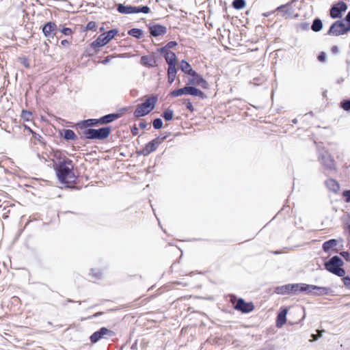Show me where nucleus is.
<instances>
[{
	"instance_id": "obj_1",
	"label": "nucleus",
	"mask_w": 350,
	"mask_h": 350,
	"mask_svg": "<svg viewBox=\"0 0 350 350\" xmlns=\"http://www.w3.org/2000/svg\"><path fill=\"white\" fill-rule=\"evenodd\" d=\"M55 170L58 180L63 184L75 183L77 177L73 172L72 161L65 158L55 165Z\"/></svg>"
},
{
	"instance_id": "obj_2",
	"label": "nucleus",
	"mask_w": 350,
	"mask_h": 350,
	"mask_svg": "<svg viewBox=\"0 0 350 350\" xmlns=\"http://www.w3.org/2000/svg\"><path fill=\"white\" fill-rule=\"evenodd\" d=\"M173 49H175V41H170L157 50L168 64V82L170 84L175 80V53Z\"/></svg>"
},
{
	"instance_id": "obj_3",
	"label": "nucleus",
	"mask_w": 350,
	"mask_h": 350,
	"mask_svg": "<svg viewBox=\"0 0 350 350\" xmlns=\"http://www.w3.org/2000/svg\"><path fill=\"white\" fill-rule=\"evenodd\" d=\"M317 159L323 168V173L326 176L336 172V162L327 149L324 148H318Z\"/></svg>"
},
{
	"instance_id": "obj_4",
	"label": "nucleus",
	"mask_w": 350,
	"mask_h": 350,
	"mask_svg": "<svg viewBox=\"0 0 350 350\" xmlns=\"http://www.w3.org/2000/svg\"><path fill=\"white\" fill-rule=\"evenodd\" d=\"M159 96L157 94H152L150 96L147 97L144 103L137 105L133 115L135 118H140L148 115L152 111L158 101Z\"/></svg>"
},
{
	"instance_id": "obj_5",
	"label": "nucleus",
	"mask_w": 350,
	"mask_h": 350,
	"mask_svg": "<svg viewBox=\"0 0 350 350\" xmlns=\"http://www.w3.org/2000/svg\"><path fill=\"white\" fill-rule=\"evenodd\" d=\"M111 132V126H105L99 129H85L82 131L81 138L87 139L103 140L107 139Z\"/></svg>"
},
{
	"instance_id": "obj_6",
	"label": "nucleus",
	"mask_w": 350,
	"mask_h": 350,
	"mask_svg": "<svg viewBox=\"0 0 350 350\" xmlns=\"http://www.w3.org/2000/svg\"><path fill=\"white\" fill-rule=\"evenodd\" d=\"M350 29L346 25L343 20H337L334 21L329 27L327 35L331 36H340L347 34Z\"/></svg>"
},
{
	"instance_id": "obj_7",
	"label": "nucleus",
	"mask_w": 350,
	"mask_h": 350,
	"mask_svg": "<svg viewBox=\"0 0 350 350\" xmlns=\"http://www.w3.org/2000/svg\"><path fill=\"white\" fill-rule=\"evenodd\" d=\"M117 10L120 14H129L135 13H144L148 14L150 12V8L148 5L142 6H133V5H125L122 3L116 5Z\"/></svg>"
},
{
	"instance_id": "obj_8",
	"label": "nucleus",
	"mask_w": 350,
	"mask_h": 350,
	"mask_svg": "<svg viewBox=\"0 0 350 350\" xmlns=\"http://www.w3.org/2000/svg\"><path fill=\"white\" fill-rule=\"evenodd\" d=\"M187 84L185 87L176 90V97L184 94L198 96L201 99H204L206 96V94L200 90Z\"/></svg>"
},
{
	"instance_id": "obj_9",
	"label": "nucleus",
	"mask_w": 350,
	"mask_h": 350,
	"mask_svg": "<svg viewBox=\"0 0 350 350\" xmlns=\"http://www.w3.org/2000/svg\"><path fill=\"white\" fill-rule=\"evenodd\" d=\"M347 4L342 0L337 1L332 5L329 9V16L333 18H340L342 16V13L347 10Z\"/></svg>"
},
{
	"instance_id": "obj_10",
	"label": "nucleus",
	"mask_w": 350,
	"mask_h": 350,
	"mask_svg": "<svg viewBox=\"0 0 350 350\" xmlns=\"http://www.w3.org/2000/svg\"><path fill=\"white\" fill-rule=\"evenodd\" d=\"M114 335V332L107 329V327H103L98 331L94 332L90 336V339L92 343H96L102 338H109Z\"/></svg>"
},
{
	"instance_id": "obj_11",
	"label": "nucleus",
	"mask_w": 350,
	"mask_h": 350,
	"mask_svg": "<svg viewBox=\"0 0 350 350\" xmlns=\"http://www.w3.org/2000/svg\"><path fill=\"white\" fill-rule=\"evenodd\" d=\"M187 83L191 85H200L202 88H207L206 81L194 70L187 75Z\"/></svg>"
},
{
	"instance_id": "obj_12",
	"label": "nucleus",
	"mask_w": 350,
	"mask_h": 350,
	"mask_svg": "<svg viewBox=\"0 0 350 350\" xmlns=\"http://www.w3.org/2000/svg\"><path fill=\"white\" fill-rule=\"evenodd\" d=\"M234 308L242 313H249L254 309V306L252 302H246L243 298H239L234 306Z\"/></svg>"
},
{
	"instance_id": "obj_13",
	"label": "nucleus",
	"mask_w": 350,
	"mask_h": 350,
	"mask_svg": "<svg viewBox=\"0 0 350 350\" xmlns=\"http://www.w3.org/2000/svg\"><path fill=\"white\" fill-rule=\"evenodd\" d=\"M274 292L278 295H297V284H288L275 288Z\"/></svg>"
},
{
	"instance_id": "obj_14",
	"label": "nucleus",
	"mask_w": 350,
	"mask_h": 350,
	"mask_svg": "<svg viewBox=\"0 0 350 350\" xmlns=\"http://www.w3.org/2000/svg\"><path fill=\"white\" fill-rule=\"evenodd\" d=\"M160 144V137H158L149 142L138 153L143 156H148L152 152L155 151Z\"/></svg>"
},
{
	"instance_id": "obj_15",
	"label": "nucleus",
	"mask_w": 350,
	"mask_h": 350,
	"mask_svg": "<svg viewBox=\"0 0 350 350\" xmlns=\"http://www.w3.org/2000/svg\"><path fill=\"white\" fill-rule=\"evenodd\" d=\"M344 262L341 258L338 256H334L329 260L325 262L324 266L327 271L332 273L333 269H337V267H342Z\"/></svg>"
},
{
	"instance_id": "obj_16",
	"label": "nucleus",
	"mask_w": 350,
	"mask_h": 350,
	"mask_svg": "<svg viewBox=\"0 0 350 350\" xmlns=\"http://www.w3.org/2000/svg\"><path fill=\"white\" fill-rule=\"evenodd\" d=\"M149 32L153 37H157L166 33L167 29L165 26L159 24H150L148 25Z\"/></svg>"
},
{
	"instance_id": "obj_17",
	"label": "nucleus",
	"mask_w": 350,
	"mask_h": 350,
	"mask_svg": "<svg viewBox=\"0 0 350 350\" xmlns=\"http://www.w3.org/2000/svg\"><path fill=\"white\" fill-rule=\"evenodd\" d=\"M57 25L53 22H47L42 27V32L46 37H53L56 34Z\"/></svg>"
},
{
	"instance_id": "obj_18",
	"label": "nucleus",
	"mask_w": 350,
	"mask_h": 350,
	"mask_svg": "<svg viewBox=\"0 0 350 350\" xmlns=\"http://www.w3.org/2000/svg\"><path fill=\"white\" fill-rule=\"evenodd\" d=\"M288 310L286 308H281L280 311L277 315L276 318V327L278 328L282 327L286 322V314Z\"/></svg>"
},
{
	"instance_id": "obj_19",
	"label": "nucleus",
	"mask_w": 350,
	"mask_h": 350,
	"mask_svg": "<svg viewBox=\"0 0 350 350\" xmlns=\"http://www.w3.org/2000/svg\"><path fill=\"white\" fill-rule=\"evenodd\" d=\"M178 69H180L183 72H184L186 75L189 74L191 72H192L193 70L191 67V66L189 64V62L181 60L180 62H178L176 60V72H178Z\"/></svg>"
},
{
	"instance_id": "obj_20",
	"label": "nucleus",
	"mask_w": 350,
	"mask_h": 350,
	"mask_svg": "<svg viewBox=\"0 0 350 350\" xmlns=\"http://www.w3.org/2000/svg\"><path fill=\"white\" fill-rule=\"evenodd\" d=\"M120 117V114L117 113H109L105 116H102L98 118V121L100 124H106L111 122H113L116 120L118 119Z\"/></svg>"
},
{
	"instance_id": "obj_21",
	"label": "nucleus",
	"mask_w": 350,
	"mask_h": 350,
	"mask_svg": "<svg viewBox=\"0 0 350 350\" xmlns=\"http://www.w3.org/2000/svg\"><path fill=\"white\" fill-rule=\"evenodd\" d=\"M325 185L329 191L335 193H336L340 189L339 183L338 181L333 178H328L325 181Z\"/></svg>"
},
{
	"instance_id": "obj_22",
	"label": "nucleus",
	"mask_w": 350,
	"mask_h": 350,
	"mask_svg": "<svg viewBox=\"0 0 350 350\" xmlns=\"http://www.w3.org/2000/svg\"><path fill=\"white\" fill-rule=\"evenodd\" d=\"M313 284H307L305 283L297 284V294L299 293H305L308 295H313Z\"/></svg>"
},
{
	"instance_id": "obj_23",
	"label": "nucleus",
	"mask_w": 350,
	"mask_h": 350,
	"mask_svg": "<svg viewBox=\"0 0 350 350\" xmlns=\"http://www.w3.org/2000/svg\"><path fill=\"white\" fill-rule=\"evenodd\" d=\"M109 43V41L107 40L103 33H101L98 36V37L91 43V47L96 49L98 47L103 46Z\"/></svg>"
},
{
	"instance_id": "obj_24",
	"label": "nucleus",
	"mask_w": 350,
	"mask_h": 350,
	"mask_svg": "<svg viewBox=\"0 0 350 350\" xmlns=\"http://www.w3.org/2000/svg\"><path fill=\"white\" fill-rule=\"evenodd\" d=\"M313 295L314 296H323L327 295L330 293V288L324 286H319L313 285Z\"/></svg>"
},
{
	"instance_id": "obj_25",
	"label": "nucleus",
	"mask_w": 350,
	"mask_h": 350,
	"mask_svg": "<svg viewBox=\"0 0 350 350\" xmlns=\"http://www.w3.org/2000/svg\"><path fill=\"white\" fill-rule=\"evenodd\" d=\"M98 124H100L98 119H88L81 121L78 124L81 126V127H84L85 129H90V127L96 126Z\"/></svg>"
},
{
	"instance_id": "obj_26",
	"label": "nucleus",
	"mask_w": 350,
	"mask_h": 350,
	"mask_svg": "<svg viewBox=\"0 0 350 350\" xmlns=\"http://www.w3.org/2000/svg\"><path fill=\"white\" fill-rule=\"evenodd\" d=\"M323 24L322 21L319 18H315L311 25V29L314 32H319L322 30Z\"/></svg>"
},
{
	"instance_id": "obj_27",
	"label": "nucleus",
	"mask_w": 350,
	"mask_h": 350,
	"mask_svg": "<svg viewBox=\"0 0 350 350\" xmlns=\"http://www.w3.org/2000/svg\"><path fill=\"white\" fill-rule=\"evenodd\" d=\"M338 243V241L334 239H329L328 241H325L323 243L322 248L325 252H328L329 250L336 246Z\"/></svg>"
},
{
	"instance_id": "obj_28",
	"label": "nucleus",
	"mask_w": 350,
	"mask_h": 350,
	"mask_svg": "<svg viewBox=\"0 0 350 350\" xmlns=\"http://www.w3.org/2000/svg\"><path fill=\"white\" fill-rule=\"evenodd\" d=\"M62 135L64 139L66 141L76 140L77 139V135L71 129L63 130V133Z\"/></svg>"
},
{
	"instance_id": "obj_29",
	"label": "nucleus",
	"mask_w": 350,
	"mask_h": 350,
	"mask_svg": "<svg viewBox=\"0 0 350 350\" xmlns=\"http://www.w3.org/2000/svg\"><path fill=\"white\" fill-rule=\"evenodd\" d=\"M276 10L278 11L282 12V16L287 17V16H290L292 14V13L291 12L289 3H287L285 5H282L278 7V8Z\"/></svg>"
},
{
	"instance_id": "obj_30",
	"label": "nucleus",
	"mask_w": 350,
	"mask_h": 350,
	"mask_svg": "<svg viewBox=\"0 0 350 350\" xmlns=\"http://www.w3.org/2000/svg\"><path fill=\"white\" fill-rule=\"evenodd\" d=\"M140 63L145 66L152 67L155 63V61L147 55H144L141 57Z\"/></svg>"
},
{
	"instance_id": "obj_31",
	"label": "nucleus",
	"mask_w": 350,
	"mask_h": 350,
	"mask_svg": "<svg viewBox=\"0 0 350 350\" xmlns=\"http://www.w3.org/2000/svg\"><path fill=\"white\" fill-rule=\"evenodd\" d=\"M128 34L135 38L139 39L142 37L143 31L138 28H133L128 31Z\"/></svg>"
},
{
	"instance_id": "obj_32",
	"label": "nucleus",
	"mask_w": 350,
	"mask_h": 350,
	"mask_svg": "<svg viewBox=\"0 0 350 350\" xmlns=\"http://www.w3.org/2000/svg\"><path fill=\"white\" fill-rule=\"evenodd\" d=\"M118 30L117 29H113L105 33H103V34L109 42L118 34Z\"/></svg>"
},
{
	"instance_id": "obj_33",
	"label": "nucleus",
	"mask_w": 350,
	"mask_h": 350,
	"mask_svg": "<svg viewBox=\"0 0 350 350\" xmlns=\"http://www.w3.org/2000/svg\"><path fill=\"white\" fill-rule=\"evenodd\" d=\"M232 6L236 10H241L245 6V0H233Z\"/></svg>"
},
{
	"instance_id": "obj_34",
	"label": "nucleus",
	"mask_w": 350,
	"mask_h": 350,
	"mask_svg": "<svg viewBox=\"0 0 350 350\" xmlns=\"http://www.w3.org/2000/svg\"><path fill=\"white\" fill-rule=\"evenodd\" d=\"M267 81V78L264 75H260L259 77H255L250 81V83L254 84V85H259L262 84L265 81Z\"/></svg>"
},
{
	"instance_id": "obj_35",
	"label": "nucleus",
	"mask_w": 350,
	"mask_h": 350,
	"mask_svg": "<svg viewBox=\"0 0 350 350\" xmlns=\"http://www.w3.org/2000/svg\"><path fill=\"white\" fill-rule=\"evenodd\" d=\"M174 116V111L171 109H166L162 113V117L167 121L172 120Z\"/></svg>"
},
{
	"instance_id": "obj_36",
	"label": "nucleus",
	"mask_w": 350,
	"mask_h": 350,
	"mask_svg": "<svg viewBox=\"0 0 350 350\" xmlns=\"http://www.w3.org/2000/svg\"><path fill=\"white\" fill-rule=\"evenodd\" d=\"M179 101H180L182 104L184 105L186 107V108L191 112H193L194 111L193 104L189 99H180Z\"/></svg>"
},
{
	"instance_id": "obj_37",
	"label": "nucleus",
	"mask_w": 350,
	"mask_h": 350,
	"mask_svg": "<svg viewBox=\"0 0 350 350\" xmlns=\"http://www.w3.org/2000/svg\"><path fill=\"white\" fill-rule=\"evenodd\" d=\"M340 106L346 111H350V99H345L340 102Z\"/></svg>"
},
{
	"instance_id": "obj_38",
	"label": "nucleus",
	"mask_w": 350,
	"mask_h": 350,
	"mask_svg": "<svg viewBox=\"0 0 350 350\" xmlns=\"http://www.w3.org/2000/svg\"><path fill=\"white\" fill-rule=\"evenodd\" d=\"M345 270L341 267H337L336 269H333L332 273L338 275L339 277H345Z\"/></svg>"
},
{
	"instance_id": "obj_39",
	"label": "nucleus",
	"mask_w": 350,
	"mask_h": 350,
	"mask_svg": "<svg viewBox=\"0 0 350 350\" xmlns=\"http://www.w3.org/2000/svg\"><path fill=\"white\" fill-rule=\"evenodd\" d=\"M163 120L159 118H155L153 122H152V125H153V127L155 129H160L162 128L163 126Z\"/></svg>"
},
{
	"instance_id": "obj_40",
	"label": "nucleus",
	"mask_w": 350,
	"mask_h": 350,
	"mask_svg": "<svg viewBox=\"0 0 350 350\" xmlns=\"http://www.w3.org/2000/svg\"><path fill=\"white\" fill-rule=\"evenodd\" d=\"M31 115V112L27 110L23 109L21 112V118L25 121H29Z\"/></svg>"
},
{
	"instance_id": "obj_41",
	"label": "nucleus",
	"mask_w": 350,
	"mask_h": 350,
	"mask_svg": "<svg viewBox=\"0 0 350 350\" xmlns=\"http://www.w3.org/2000/svg\"><path fill=\"white\" fill-rule=\"evenodd\" d=\"M96 23L94 21H90L87 24L86 29L87 30H92V31H96Z\"/></svg>"
},
{
	"instance_id": "obj_42",
	"label": "nucleus",
	"mask_w": 350,
	"mask_h": 350,
	"mask_svg": "<svg viewBox=\"0 0 350 350\" xmlns=\"http://www.w3.org/2000/svg\"><path fill=\"white\" fill-rule=\"evenodd\" d=\"M139 127L142 129H150L151 126H150V123H148L144 120H142L139 124Z\"/></svg>"
},
{
	"instance_id": "obj_43",
	"label": "nucleus",
	"mask_w": 350,
	"mask_h": 350,
	"mask_svg": "<svg viewBox=\"0 0 350 350\" xmlns=\"http://www.w3.org/2000/svg\"><path fill=\"white\" fill-rule=\"evenodd\" d=\"M342 281L345 287L348 289H350V277L349 275H347L342 278Z\"/></svg>"
},
{
	"instance_id": "obj_44",
	"label": "nucleus",
	"mask_w": 350,
	"mask_h": 350,
	"mask_svg": "<svg viewBox=\"0 0 350 350\" xmlns=\"http://www.w3.org/2000/svg\"><path fill=\"white\" fill-rule=\"evenodd\" d=\"M326 57H327L326 53L325 52L322 51V52H320L319 54L318 55L317 59L319 62H323L326 60Z\"/></svg>"
},
{
	"instance_id": "obj_45",
	"label": "nucleus",
	"mask_w": 350,
	"mask_h": 350,
	"mask_svg": "<svg viewBox=\"0 0 350 350\" xmlns=\"http://www.w3.org/2000/svg\"><path fill=\"white\" fill-rule=\"evenodd\" d=\"M343 196L346 202H350V189L343 191Z\"/></svg>"
},
{
	"instance_id": "obj_46",
	"label": "nucleus",
	"mask_w": 350,
	"mask_h": 350,
	"mask_svg": "<svg viewBox=\"0 0 350 350\" xmlns=\"http://www.w3.org/2000/svg\"><path fill=\"white\" fill-rule=\"evenodd\" d=\"M340 254L347 260L350 261V253L348 251H342Z\"/></svg>"
},
{
	"instance_id": "obj_47",
	"label": "nucleus",
	"mask_w": 350,
	"mask_h": 350,
	"mask_svg": "<svg viewBox=\"0 0 350 350\" xmlns=\"http://www.w3.org/2000/svg\"><path fill=\"white\" fill-rule=\"evenodd\" d=\"M61 32L64 34L65 36H70L72 34V30L70 29V28H68V27H64L62 30H61Z\"/></svg>"
},
{
	"instance_id": "obj_48",
	"label": "nucleus",
	"mask_w": 350,
	"mask_h": 350,
	"mask_svg": "<svg viewBox=\"0 0 350 350\" xmlns=\"http://www.w3.org/2000/svg\"><path fill=\"white\" fill-rule=\"evenodd\" d=\"M91 271H92V275L94 276L96 278L98 279V278H101L102 273L99 270L96 271L95 269H92Z\"/></svg>"
},
{
	"instance_id": "obj_49",
	"label": "nucleus",
	"mask_w": 350,
	"mask_h": 350,
	"mask_svg": "<svg viewBox=\"0 0 350 350\" xmlns=\"http://www.w3.org/2000/svg\"><path fill=\"white\" fill-rule=\"evenodd\" d=\"M342 20H343V21H345L346 25L350 29V10L348 12V13L347 14V15L345 16V18Z\"/></svg>"
},
{
	"instance_id": "obj_50",
	"label": "nucleus",
	"mask_w": 350,
	"mask_h": 350,
	"mask_svg": "<svg viewBox=\"0 0 350 350\" xmlns=\"http://www.w3.org/2000/svg\"><path fill=\"white\" fill-rule=\"evenodd\" d=\"M310 24L308 22H302L299 24V27L304 31H308L309 29Z\"/></svg>"
},
{
	"instance_id": "obj_51",
	"label": "nucleus",
	"mask_w": 350,
	"mask_h": 350,
	"mask_svg": "<svg viewBox=\"0 0 350 350\" xmlns=\"http://www.w3.org/2000/svg\"><path fill=\"white\" fill-rule=\"evenodd\" d=\"M32 136L38 142H42V137L40 135L36 133V132H32Z\"/></svg>"
},
{
	"instance_id": "obj_52",
	"label": "nucleus",
	"mask_w": 350,
	"mask_h": 350,
	"mask_svg": "<svg viewBox=\"0 0 350 350\" xmlns=\"http://www.w3.org/2000/svg\"><path fill=\"white\" fill-rule=\"evenodd\" d=\"M331 51L333 54H337L339 51L338 47L336 45H334L331 48Z\"/></svg>"
},
{
	"instance_id": "obj_53",
	"label": "nucleus",
	"mask_w": 350,
	"mask_h": 350,
	"mask_svg": "<svg viewBox=\"0 0 350 350\" xmlns=\"http://www.w3.org/2000/svg\"><path fill=\"white\" fill-rule=\"evenodd\" d=\"M138 128L136 127L135 126H133L131 128V133L133 135H137L138 134Z\"/></svg>"
},
{
	"instance_id": "obj_54",
	"label": "nucleus",
	"mask_w": 350,
	"mask_h": 350,
	"mask_svg": "<svg viewBox=\"0 0 350 350\" xmlns=\"http://www.w3.org/2000/svg\"><path fill=\"white\" fill-rule=\"evenodd\" d=\"M170 135V133H167V134H165V135H161L160 136H159L160 137V141H161V143L164 141L165 139H166Z\"/></svg>"
},
{
	"instance_id": "obj_55",
	"label": "nucleus",
	"mask_w": 350,
	"mask_h": 350,
	"mask_svg": "<svg viewBox=\"0 0 350 350\" xmlns=\"http://www.w3.org/2000/svg\"><path fill=\"white\" fill-rule=\"evenodd\" d=\"M22 64L26 67V68H29V61L27 58H24L22 61Z\"/></svg>"
},
{
	"instance_id": "obj_56",
	"label": "nucleus",
	"mask_w": 350,
	"mask_h": 350,
	"mask_svg": "<svg viewBox=\"0 0 350 350\" xmlns=\"http://www.w3.org/2000/svg\"><path fill=\"white\" fill-rule=\"evenodd\" d=\"M69 44V41L68 40H62L61 41V44L63 46H66Z\"/></svg>"
},
{
	"instance_id": "obj_57",
	"label": "nucleus",
	"mask_w": 350,
	"mask_h": 350,
	"mask_svg": "<svg viewBox=\"0 0 350 350\" xmlns=\"http://www.w3.org/2000/svg\"><path fill=\"white\" fill-rule=\"evenodd\" d=\"M184 299H185V297H180L176 298L177 304L179 305L180 302H181Z\"/></svg>"
},
{
	"instance_id": "obj_58",
	"label": "nucleus",
	"mask_w": 350,
	"mask_h": 350,
	"mask_svg": "<svg viewBox=\"0 0 350 350\" xmlns=\"http://www.w3.org/2000/svg\"><path fill=\"white\" fill-rule=\"evenodd\" d=\"M25 130H27L29 132H30L31 134H32V132H34L33 131H32L28 126L27 125H25Z\"/></svg>"
},
{
	"instance_id": "obj_59",
	"label": "nucleus",
	"mask_w": 350,
	"mask_h": 350,
	"mask_svg": "<svg viewBox=\"0 0 350 350\" xmlns=\"http://www.w3.org/2000/svg\"><path fill=\"white\" fill-rule=\"evenodd\" d=\"M170 96H175V95H176L175 90H174L171 91V92H170Z\"/></svg>"
},
{
	"instance_id": "obj_60",
	"label": "nucleus",
	"mask_w": 350,
	"mask_h": 350,
	"mask_svg": "<svg viewBox=\"0 0 350 350\" xmlns=\"http://www.w3.org/2000/svg\"><path fill=\"white\" fill-rule=\"evenodd\" d=\"M102 314H103V312H96V314H94V317H97L101 315Z\"/></svg>"
},
{
	"instance_id": "obj_61",
	"label": "nucleus",
	"mask_w": 350,
	"mask_h": 350,
	"mask_svg": "<svg viewBox=\"0 0 350 350\" xmlns=\"http://www.w3.org/2000/svg\"><path fill=\"white\" fill-rule=\"evenodd\" d=\"M312 337L313 338V339H314V340H317V339H318V338H319V337L316 336V335H314V334H312Z\"/></svg>"
},
{
	"instance_id": "obj_62",
	"label": "nucleus",
	"mask_w": 350,
	"mask_h": 350,
	"mask_svg": "<svg viewBox=\"0 0 350 350\" xmlns=\"http://www.w3.org/2000/svg\"><path fill=\"white\" fill-rule=\"evenodd\" d=\"M66 301L68 302V303L74 302V301L72 299H68L66 300Z\"/></svg>"
},
{
	"instance_id": "obj_63",
	"label": "nucleus",
	"mask_w": 350,
	"mask_h": 350,
	"mask_svg": "<svg viewBox=\"0 0 350 350\" xmlns=\"http://www.w3.org/2000/svg\"><path fill=\"white\" fill-rule=\"evenodd\" d=\"M176 286L179 285V284H183V283L181 282L178 281V280H176Z\"/></svg>"
},
{
	"instance_id": "obj_64",
	"label": "nucleus",
	"mask_w": 350,
	"mask_h": 350,
	"mask_svg": "<svg viewBox=\"0 0 350 350\" xmlns=\"http://www.w3.org/2000/svg\"><path fill=\"white\" fill-rule=\"evenodd\" d=\"M292 122H293V124H296V123L297 122V119H293V120H292Z\"/></svg>"
}]
</instances>
